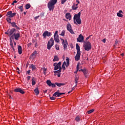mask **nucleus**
<instances>
[{
    "mask_svg": "<svg viewBox=\"0 0 125 125\" xmlns=\"http://www.w3.org/2000/svg\"><path fill=\"white\" fill-rule=\"evenodd\" d=\"M57 3V0H50L47 3V7L49 11H53L54 9V5Z\"/></svg>",
    "mask_w": 125,
    "mask_h": 125,
    "instance_id": "1",
    "label": "nucleus"
},
{
    "mask_svg": "<svg viewBox=\"0 0 125 125\" xmlns=\"http://www.w3.org/2000/svg\"><path fill=\"white\" fill-rule=\"evenodd\" d=\"M74 24L78 23L79 25L82 24V21H81V12H79L78 14H75L73 18Z\"/></svg>",
    "mask_w": 125,
    "mask_h": 125,
    "instance_id": "2",
    "label": "nucleus"
},
{
    "mask_svg": "<svg viewBox=\"0 0 125 125\" xmlns=\"http://www.w3.org/2000/svg\"><path fill=\"white\" fill-rule=\"evenodd\" d=\"M76 49L77 50L76 55L75 56V60L76 61H79L81 58V47L79 44H76Z\"/></svg>",
    "mask_w": 125,
    "mask_h": 125,
    "instance_id": "3",
    "label": "nucleus"
},
{
    "mask_svg": "<svg viewBox=\"0 0 125 125\" xmlns=\"http://www.w3.org/2000/svg\"><path fill=\"white\" fill-rule=\"evenodd\" d=\"M83 42V47L85 50H86V51H89V50L91 49V43L88 41L84 42Z\"/></svg>",
    "mask_w": 125,
    "mask_h": 125,
    "instance_id": "4",
    "label": "nucleus"
},
{
    "mask_svg": "<svg viewBox=\"0 0 125 125\" xmlns=\"http://www.w3.org/2000/svg\"><path fill=\"white\" fill-rule=\"evenodd\" d=\"M54 45V40H53V38H51L48 42L47 47V49H48V50H50Z\"/></svg>",
    "mask_w": 125,
    "mask_h": 125,
    "instance_id": "5",
    "label": "nucleus"
},
{
    "mask_svg": "<svg viewBox=\"0 0 125 125\" xmlns=\"http://www.w3.org/2000/svg\"><path fill=\"white\" fill-rule=\"evenodd\" d=\"M20 38H21V36L20 35V32H18L17 33H15L14 35L11 36L10 37V39L13 40L15 39L16 40V41H18L19 39H20Z\"/></svg>",
    "mask_w": 125,
    "mask_h": 125,
    "instance_id": "6",
    "label": "nucleus"
},
{
    "mask_svg": "<svg viewBox=\"0 0 125 125\" xmlns=\"http://www.w3.org/2000/svg\"><path fill=\"white\" fill-rule=\"evenodd\" d=\"M67 30L69 31L70 33H71L72 35H75V32L73 31V29L72 28V26L71 24L68 23L66 26Z\"/></svg>",
    "mask_w": 125,
    "mask_h": 125,
    "instance_id": "7",
    "label": "nucleus"
},
{
    "mask_svg": "<svg viewBox=\"0 0 125 125\" xmlns=\"http://www.w3.org/2000/svg\"><path fill=\"white\" fill-rule=\"evenodd\" d=\"M16 15V13H12V11H10L7 13L6 14V16L8 18H12V17H14Z\"/></svg>",
    "mask_w": 125,
    "mask_h": 125,
    "instance_id": "8",
    "label": "nucleus"
},
{
    "mask_svg": "<svg viewBox=\"0 0 125 125\" xmlns=\"http://www.w3.org/2000/svg\"><path fill=\"white\" fill-rule=\"evenodd\" d=\"M37 54H38L37 51H34L30 56V59L32 60H35V59L37 57Z\"/></svg>",
    "mask_w": 125,
    "mask_h": 125,
    "instance_id": "9",
    "label": "nucleus"
},
{
    "mask_svg": "<svg viewBox=\"0 0 125 125\" xmlns=\"http://www.w3.org/2000/svg\"><path fill=\"white\" fill-rule=\"evenodd\" d=\"M9 37H11V36H13L14 34L16 33V29L15 28H11V29H9Z\"/></svg>",
    "mask_w": 125,
    "mask_h": 125,
    "instance_id": "10",
    "label": "nucleus"
},
{
    "mask_svg": "<svg viewBox=\"0 0 125 125\" xmlns=\"http://www.w3.org/2000/svg\"><path fill=\"white\" fill-rule=\"evenodd\" d=\"M14 91L15 92H20L21 94H24L25 93L24 90L21 88H16L14 89Z\"/></svg>",
    "mask_w": 125,
    "mask_h": 125,
    "instance_id": "11",
    "label": "nucleus"
},
{
    "mask_svg": "<svg viewBox=\"0 0 125 125\" xmlns=\"http://www.w3.org/2000/svg\"><path fill=\"white\" fill-rule=\"evenodd\" d=\"M52 34L51 32L47 31H45L42 34V36L44 38V39H45V38H46V37H50V36H52Z\"/></svg>",
    "mask_w": 125,
    "mask_h": 125,
    "instance_id": "12",
    "label": "nucleus"
},
{
    "mask_svg": "<svg viewBox=\"0 0 125 125\" xmlns=\"http://www.w3.org/2000/svg\"><path fill=\"white\" fill-rule=\"evenodd\" d=\"M53 66L54 67V70L56 71V70H58L59 69V67L61 66V62H59L58 63L55 62L53 64Z\"/></svg>",
    "mask_w": 125,
    "mask_h": 125,
    "instance_id": "13",
    "label": "nucleus"
},
{
    "mask_svg": "<svg viewBox=\"0 0 125 125\" xmlns=\"http://www.w3.org/2000/svg\"><path fill=\"white\" fill-rule=\"evenodd\" d=\"M83 40V36L82 34H80L79 36V37L77 38V42H84Z\"/></svg>",
    "mask_w": 125,
    "mask_h": 125,
    "instance_id": "14",
    "label": "nucleus"
},
{
    "mask_svg": "<svg viewBox=\"0 0 125 125\" xmlns=\"http://www.w3.org/2000/svg\"><path fill=\"white\" fill-rule=\"evenodd\" d=\"M12 27L13 28H16V30H20V27L19 26H18L16 24V22H13L11 23Z\"/></svg>",
    "mask_w": 125,
    "mask_h": 125,
    "instance_id": "15",
    "label": "nucleus"
},
{
    "mask_svg": "<svg viewBox=\"0 0 125 125\" xmlns=\"http://www.w3.org/2000/svg\"><path fill=\"white\" fill-rule=\"evenodd\" d=\"M60 95H61V93H60L59 90H58L53 94V96H55V97H59Z\"/></svg>",
    "mask_w": 125,
    "mask_h": 125,
    "instance_id": "16",
    "label": "nucleus"
},
{
    "mask_svg": "<svg viewBox=\"0 0 125 125\" xmlns=\"http://www.w3.org/2000/svg\"><path fill=\"white\" fill-rule=\"evenodd\" d=\"M62 44L63 45V49H67V47H68V42L67 40H65V42L62 43Z\"/></svg>",
    "mask_w": 125,
    "mask_h": 125,
    "instance_id": "17",
    "label": "nucleus"
},
{
    "mask_svg": "<svg viewBox=\"0 0 125 125\" xmlns=\"http://www.w3.org/2000/svg\"><path fill=\"white\" fill-rule=\"evenodd\" d=\"M65 17L66 19H68V20H71V19H72V16H71V14L70 13H67L65 15Z\"/></svg>",
    "mask_w": 125,
    "mask_h": 125,
    "instance_id": "18",
    "label": "nucleus"
},
{
    "mask_svg": "<svg viewBox=\"0 0 125 125\" xmlns=\"http://www.w3.org/2000/svg\"><path fill=\"white\" fill-rule=\"evenodd\" d=\"M66 64H65V67L67 68V67H69V65H70V59L67 57L66 59Z\"/></svg>",
    "mask_w": 125,
    "mask_h": 125,
    "instance_id": "19",
    "label": "nucleus"
},
{
    "mask_svg": "<svg viewBox=\"0 0 125 125\" xmlns=\"http://www.w3.org/2000/svg\"><path fill=\"white\" fill-rule=\"evenodd\" d=\"M19 54H22V47L20 45L18 46Z\"/></svg>",
    "mask_w": 125,
    "mask_h": 125,
    "instance_id": "20",
    "label": "nucleus"
},
{
    "mask_svg": "<svg viewBox=\"0 0 125 125\" xmlns=\"http://www.w3.org/2000/svg\"><path fill=\"white\" fill-rule=\"evenodd\" d=\"M78 81H79V76L76 75L75 77V83H76L75 86H77V84H78Z\"/></svg>",
    "mask_w": 125,
    "mask_h": 125,
    "instance_id": "21",
    "label": "nucleus"
},
{
    "mask_svg": "<svg viewBox=\"0 0 125 125\" xmlns=\"http://www.w3.org/2000/svg\"><path fill=\"white\" fill-rule=\"evenodd\" d=\"M55 84H56V85H57V86H59V87H60L62 86L65 85V83H55Z\"/></svg>",
    "mask_w": 125,
    "mask_h": 125,
    "instance_id": "22",
    "label": "nucleus"
},
{
    "mask_svg": "<svg viewBox=\"0 0 125 125\" xmlns=\"http://www.w3.org/2000/svg\"><path fill=\"white\" fill-rule=\"evenodd\" d=\"M34 92L36 96H38L39 95V94H40V90H39V89L38 88H36L34 89Z\"/></svg>",
    "mask_w": 125,
    "mask_h": 125,
    "instance_id": "23",
    "label": "nucleus"
},
{
    "mask_svg": "<svg viewBox=\"0 0 125 125\" xmlns=\"http://www.w3.org/2000/svg\"><path fill=\"white\" fill-rule=\"evenodd\" d=\"M18 8L20 9L21 12H23L24 11V9L23 8V4H21L20 6H19Z\"/></svg>",
    "mask_w": 125,
    "mask_h": 125,
    "instance_id": "24",
    "label": "nucleus"
},
{
    "mask_svg": "<svg viewBox=\"0 0 125 125\" xmlns=\"http://www.w3.org/2000/svg\"><path fill=\"white\" fill-rule=\"evenodd\" d=\"M53 62H55L56 61H59V58H58V56H55L53 60Z\"/></svg>",
    "mask_w": 125,
    "mask_h": 125,
    "instance_id": "25",
    "label": "nucleus"
},
{
    "mask_svg": "<svg viewBox=\"0 0 125 125\" xmlns=\"http://www.w3.org/2000/svg\"><path fill=\"white\" fill-rule=\"evenodd\" d=\"M30 68H31L32 71H34V70H36L37 69L36 66L34 65L33 64L30 65Z\"/></svg>",
    "mask_w": 125,
    "mask_h": 125,
    "instance_id": "26",
    "label": "nucleus"
},
{
    "mask_svg": "<svg viewBox=\"0 0 125 125\" xmlns=\"http://www.w3.org/2000/svg\"><path fill=\"white\" fill-rule=\"evenodd\" d=\"M6 21L8 22V23H9L10 24H11V18H8V17H7V18H6Z\"/></svg>",
    "mask_w": 125,
    "mask_h": 125,
    "instance_id": "27",
    "label": "nucleus"
},
{
    "mask_svg": "<svg viewBox=\"0 0 125 125\" xmlns=\"http://www.w3.org/2000/svg\"><path fill=\"white\" fill-rule=\"evenodd\" d=\"M36 84V79L35 78H33L32 79V85H35Z\"/></svg>",
    "mask_w": 125,
    "mask_h": 125,
    "instance_id": "28",
    "label": "nucleus"
},
{
    "mask_svg": "<svg viewBox=\"0 0 125 125\" xmlns=\"http://www.w3.org/2000/svg\"><path fill=\"white\" fill-rule=\"evenodd\" d=\"M46 83L49 86H51V84L52 83H51V81H50V80H47L46 81Z\"/></svg>",
    "mask_w": 125,
    "mask_h": 125,
    "instance_id": "29",
    "label": "nucleus"
},
{
    "mask_svg": "<svg viewBox=\"0 0 125 125\" xmlns=\"http://www.w3.org/2000/svg\"><path fill=\"white\" fill-rule=\"evenodd\" d=\"M31 7V4L30 3H27L25 5L26 9H29Z\"/></svg>",
    "mask_w": 125,
    "mask_h": 125,
    "instance_id": "30",
    "label": "nucleus"
},
{
    "mask_svg": "<svg viewBox=\"0 0 125 125\" xmlns=\"http://www.w3.org/2000/svg\"><path fill=\"white\" fill-rule=\"evenodd\" d=\"M72 8L73 10H77V9H78V6H76L74 4L73 6H72Z\"/></svg>",
    "mask_w": 125,
    "mask_h": 125,
    "instance_id": "31",
    "label": "nucleus"
},
{
    "mask_svg": "<svg viewBox=\"0 0 125 125\" xmlns=\"http://www.w3.org/2000/svg\"><path fill=\"white\" fill-rule=\"evenodd\" d=\"M12 39H11V38H10V46H11V47H13V42H12Z\"/></svg>",
    "mask_w": 125,
    "mask_h": 125,
    "instance_id": "32",
    "label": "nucleus"
},
{
    "mask_svg": "<svg viewBox=\"0 0 125 125\" xmlns=\"http://www.w3.org/2000/svg\"><path fill=\"white\" fill-rule=\"evenodd\" d=\"M83 73V75L85 76V77H86V74H87V71H86V69H84Z\"/></svg>",
    "mask_w": 125,
    "mask_h": 125,
    "instance_id": "33",
    "label": "nucleus"
},
{
    "mask_svg": "<svg viewBox=\"0 0 125 125\" xmlns=\"http://www.w3.org/2000/svg\"><path fill=\"white\" fill-rule=\"evenodd\" d=\"M75 121H76V122H80V121H81V118L79 116H77L75 118Z\"/></svg>",
    "mask_w": 125,
    "mask_h": 125,
    "instance_id": "34",
    "label": "nucleus"
},
{
    "mask_svg": "<svg viewBox=\"0 0 125 125\" xmlns=\"http://www.w3.org/2000/svg\"><path fill=\"white\" fill-rule=\"evenodd\" d=\"M94 112V109H91L87 112L88 114H91V113H93Z\"/></svg>",
    "mask_w": 125,
    "mask_h": 125,
    "instance_id": "35",
    "label": "nucleus"
},
{
    "mask_svg": "<svg viewBox=\"0 0 125 125\" xmlns=\"http://www.w3.org/2000/svg\"><path fill=\"white\" fill-rule=\"evenodd\" d=\"M117 16H118V17L123 18L124 17V15H123V14H121L120 13L118 12L117 13Z\"/></svg>",
    "mask_w": 125,
    "mask_h": 125,
    "instance_id": "36",
    "label": "nucleus"
},
{
    "mask_svg": "<svg viewBox=\"0 0 125 125\" xmlns=\"http://www.w3.org/2000/svg\"><path fill=\"white\" fill-rule=\"evenodd\" d=\"M54 41L55 42H60V40H59V38H54Z\"/></svg>",
    "mask_w": 125,
    "mask_h": 125,
    "instance_id": "37",
    "label": "nucleus"
},
{
    "mask_svg": "<svg viewBox=\"0 0 125 125\" xmlns=\"http://www.w3.org/2000/svg\"><path fill=\"white\" fill-rule=\"evenodd\" d=\"M61 72V71H60L59 70H56V71H54V74H60Z\"/></svg>",
    "mask_w": 125,
    "mask_h": 125,
    "instance_id": "38",
    "label": "nucleus"
},
{
    "mask_svg": "<svg viewBox=\"0 0 125 125\" xmlns=\"http://www.w3.org/2000/svg\"><path fill=\"white\" fill-rule=\"evenodd\" d=\"M54 39H59V35L58 34L54 35Z\"/></svg>",
    "mask_w": 125,
    "mask_h": 125,
    "instance_id": "39",
    "label": "nucleus"
},
{
    "mask_svg": "<svg viewBox=\"0 0 125 125\" xmlns=\"http://www.w3.org/2000/svg\"><path fill=\"white\" fill-rule=\"evenodd\" d=\"M55 47H56V49L57 50H59L60 48H59V45L56 44L55 45Z\"/></svg>",
    "mask_w": 125,
    "mask_h": 125,
    "instance_id": "40",
    "label": "nucleus"
},
{
    "mask_svg": "<svg viewBox=\"0 0 125 125\" xmlns=\"http://www.w3.org/2000/svg\"><path fill=\"white\" fill-rule=\"evenodd\" d=\"M61 36H65V31L64 30H63L61 34Z\"/></svg>",
    "mask_w": 125,
    "mask_h": 125,
    "instance_id": "41",
    "label": "nucleus"
},
{
    "mask_svg": "<svg viewBox=\"0 0 125 125\" xmlns=\"http://www.w3.org/2000/svg\"><path fill=\"white\" fill-rule=\"evenodd\" d=\"M50 99L51 100H55V99H56V98H55V97H53V96L52 97H50Z\"/></svg>",
    "mask_w": 125,
    "mask_h": 125,
    "instance_id": "42",
    "label": "nucleus"
},
{
    "mask_svg": "<svg viewBox=\"0 0 125 125\" xmlns=\"http://www.w3.org/2000/svg\"><path fill=\"white\" fill-rule=\"evenodd\" d=\"M62 68L63 69V71H65V70H66V67H65V65H64V64H62Z\"/></svg>",
    "mask_w": 125,
    "mask_h": 125,
    "instance_id": "43",
    "label": "nucleus"
},
{
    "mask_svg": "<svg viewBox=\"0 0 125 125\" xmlns=\"http://www.w3.org/2000/svg\"><path fill=\"white\" fill-rule=\"evenodd\" d=\"M66 1H67V0H62V2H61L62 4H64V3L66 2Z\"/></svg>",
    "mask_w": 125,
    "mask_h": 125,
    "instance_id": "44",
    "label": "nucleus"
},
{
    "mask_svg": "<svg viewBox=\"0 0 125 125\" xmlns=\"http://www.w3.org/2000/svg\"><path fill=\"white\" fill-rule=\"evenodd\" d=\"M5 34L6 35H8V37H9V29L7 31H6V32H5Z\"/></svg>",
    "mask_w": 125,
    "mask_h": 125,
    "instance_id": "45",
    "label": "nucleus"
},
{
    "mask_svg": "<svg viewBox=\"0 0 125 125\" xmlns=\"http://www.w3.org/2000/svg\"><path fill=\"white\" fill-rule=\"evenodd\" d=\"M92 35H90L88 37H87L86 38V42H87V41H88V40H89V39L90 38V37H92Z\"/></svg>",
    "mask_w": 125,
    "mask_h": 125,
    "instance_id": "46",
    "label": "nucleus"
},
{
    "mask_svg": "<svg viewBox=\"0 0 125 125\" xmlns=\"http://www.w3.org/2000/svg\"><path fill=\"white\" fill-rule=\"evenodd\" d=\"M79 66H80V64L78 63L77 66V72H78V71H79V69H80Z\"/></svg>",
    "mask_w": 125,
    "mask_h": 125,
    "instance_id": "47",
    "label": "nucleus"
},
{
    "mask_svg": "<svg viewBox=\"0 0 125 125\" xmlns=\"http://www.w3.org/2000/svg\"><path fill=\"white\" fill-rule=\"evenodd\" d=\"M51 86H52V87H56V85H55V84L54 83H52Z\"/></svg>",
    "mask_w": 125,
    "mask_h": 125,
    "instance_id": "48",
    "label": "nucleus"
},
{
    "mask_svg": "<svg viewBox=\"0 0 125 125\" xmlns=\"http://www.w3.org/2000/svg\"><path fill=\"white\" fill-rule=\"evenodd\" d=\"M14 3H17V1L16 0L13 1V3H12V5H14Z\"/></svg>",
    "mask_w": 125,
    "mask_h": 125,
    "instance_id": "49",
    "label": "nucleus"
},
{
    "mask_svg": "<svg viewBox=\"0 0 125 125\" xmlns=\"http://www.w3.org/2000/svg\"><path fill=\"white\" fill-rule=\"evenodd\" d=\"M59 70L61 72L62 71V67H61V65L59 67Z\"/></svg>",
    "mask_w": 125,
    "mask_h": 125,
    "instance_id": "50",
    "label": "nucleus"
},
{
    "mask_svg": "<svg viewBox=\"0 0 125 125\" xmlns=\"http://www.w3.org/2000/svg\"><path fill=\"white\" fill-rule=\"evenodd\" d=\"M26 74H28V75H30L31 74V70H28L26 72Z\"/></svg>",
    "mask_w": 125,
    "mask_h": 125,
    "instance_id": "51",
    "label": "nucleus"
},
{
    "mask_svg": "<svg viewBox=\"0 0 125 125\" xmlns=\"http://www.w3.org/2000/svg\"><path fill=\"white\" fill-rule=\"evenodd\" d=\"M61 40L62 42V43H64V42H65V40H64V39L61 38Z\"/></svg>",
    "mask_w": 125,
    "mask_h": 125,
    "instance_id": "52",
    "label": "nucleus"
},
{
    "mask_svg": "<svg viewBox=\"0 0 125 125\" xmlns=\"http://www.w3.org/2000/svg\"><path fill=\"white\" fill-rule=\"evenodd\" d=\"M43 70V72H46V68H45V67H43L42 68Z\"/></svg>",
    "mask_w": 125,
    "mask_h": 125,
    "instance_id": "53",
    "label": "nucleus"
},
{
    "mask_svg": "<svg viewBox=\"0 0 125 125\" xmlns=\"http://www.w3.org/2000/svg\"><path fill=\"white\" fill-rule=\"evenodd\" d=\"M17 70H18V73L20 74V69H19V67H17Z\"/></svg>",
    "mask_w": 125,
    "mask_h": 125,
    "instance_id": "54",
    "label": "nucleus"
},
{
    "mask_svg": "<svg viewBox=\"0 0 125 125\" xmlns=\"http://www.w3.org/2000/svg\"><path fill=\"white\" fill-rule=\"evenodd\" d=\"M31 45H32V42H30L27 44V46L28 47L31 46Z\"/></svg>",
    "mask_w": 125,
    "mask_h": 125,
    "instance_id": "55",
    "label": "nucleus"
},
{
    "mask_svg": "<svg viewBox=\"0 0 125 125\" xmlns=\"http://www.w3.org/2000/svg\"><path fill=\"white\" fill-rule=\"evenodd\" d=\"M102 42H104V43H105V42H106V39H103Z\"/></svg>",
    "mask_w": 125,
    "mask_h": 125,
    "instance_id": "56",
    "label": "nucleus"
},
{
    "mask_svg": "<svg viewBox=\"0 0 125 125\" xmlns=\"http://www.w3.org/2000/svg\"><path fill=\"white\" fill-rule=\"evenodd\" d=\"M54 35H55V36L56 35H58V31H55V34H54Z\"/></svg>",
    "mask_w": 125,
    "mask_h": 125,
    "instance_id": "57",
    "label": "nucleus"
},
{
    "mask_svg": "<svg viewBox=\"0 0 125 125\" xmlns=\"http://www.w3.org/2000/svg\"><path fill=\"white\" fill-rule=\"evenodd\" d=\"M118 40H116V41H115V44L116 45H117V44H118Z\"/></svg>",
    "mask_w": 125,
    "mask_h": 125,
    "instance_id": "58",
    "label": "nucleus"
},
{
    "mask_svg": "<svg viewBox=\"0 0 125 125\" xmlns=\"http://www.w3.org/2000/svg\"><path fill=\"white\" fill-rule=\"evenodd\" d=\"M40 17V16H37L35 18V20H37Z\"/></svg>",
    "mask_w": 125,
    "mask_h": 125,
    "instance_id": "59",
    "label": "nucleus"
},
{
    "mask_svg": "<svg viewBox=\"0 0 125 125\" xmlns=\"http://www.w3.org/2000/svg\"><path fill=\"white\" fill-rule=\"evenodd\" d=\"M30 79H31V76L27 77V81H30Z\"/></svg>",
    "mask_w": 125,
    "mask_h": 125,
    "instance_id": "60",
    "label": "nucleus"
},
{
    "mask_svg": "<svg viewBox=\"0 0 125 125\" xmlns=\"http://www.w3.org/2000/svg\"><path fill=\"white\" fill-rule=\"evenodd\" d=\"M58 77H60L61 76V73H58Z\"/></svg>",
    "mask_w": 125,
    "mask_h": 125,
    "instance_id": "61",
    "label": "nucleus"
},
{
    "mask_svg": "<svg viewBox=\"0 0 125 125\" xmlns=\"http://www.w3.org/2000/svg\"><path fill=\"white\" fill-rule=\"evenodd\" d=\"M119 13H120V14L124 13V12L122 10H120Z\"/></svg>",
    "mask_w": 125,
    "mask_h": 125,
    "instance_id": "62",
    "label": "nucleus"
},
{
    "mask_svg": "<svg viewBox=\"0 0 125 125\" xmlns=\"http://www.w3.org/2000/svg\"><path fill=\"white\" fill-rule=\"evenodd\" d=\"M40 16H41V17H43L44 16V14H42L40 15Z\"/></svg>",
    "mask_w": 125,
    "mask_h": 125,
    "instance_id": "63",
    "label": "nucleus"
},
{
    "mask_svg": "<svg viewBox=\"0 0 125 125\" xmlns=\"http://www.w3.org/2000/svg\"><path fill=\"white\" fill-rule=\"evenodd\" d=\"M62 65H66V62H64L62 63Z\"/></svg>",
    "mask_w": 125,
    "mask_h": 125,
    "instance_id": "64",
    "label": "nucleus"
}]
</instances>
